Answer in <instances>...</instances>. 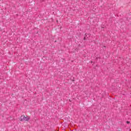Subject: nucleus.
I'll list each match as a JSON object with an SVG mask.
<instances>
[{
	"instance_id": "39448f33",
	"label": "nucleus",
	"mask_w": 131,
	"mask_h": 131,
	"mask_svg": "<svg viewBox=\"0 0 131 131\" xmlns=\"http://www.w3.org/2000/svg\"><path fill=\"white\" fill-rule=\"evenodd\" d=\"M104 48H105V49H106V46H104Z\"/></svg>"
},
{
	"instance_id": "f257e3e1",
	"label": "nucleus",
	"mask_w": 131,
	"mask_h": 131,
	"mask_svg": "<svg viewBox=\"0 0 131 131\" xmlns=\"http://www.w3.org/2000/svg\"><path fill=\"white\" fill-rule=\"evenodd\" d=\"M30 120V117L27 116L25 117L24 115H22L20 117V121H29Z\"/></svg>"
},
{
	"instance_id": "f03ea898",
	"label": "nucleus",
	"mask_w": 131,
	"mask_h": 131,
	"mask_svg": "<svg viewBox=\"0 0 131 131\" xmlns=\"http://www.w3.org/2000/svg\"><path fill=\"white\" fill-rule=\"evenodd\" d=\"M91 34L85 33L83 38V40H86V39H89V38L91 37Z\"/></svg>"
},
{
	"instance_id": "7ed1b4c3",
	"label": "nucleus",
	"mask_w": 131,
	"mask_h": 131,
	"mask_svg": "<svg viewBox=\"0 0 131 131\" xmlns=\"http://www.w3.org/2000/svg\"><path fill=\"white\" fill-rule=\"evenodd\" d=\"M126 123H127V124H129V123H130V122L127 121Z\"/></svg>"
},
{
	"instance_id": "6e6552de",
	"label": "nucleus",
	"mask_w": 131,
	"mask_h": 131,
	"mask_svg": "<svg viewBox=\"0 0 131 131\" xmlns=\"http://www.w3.org/2000/svg\"><path fill=\"white\" fill-rule=\"evenodd\" d=\"M73 81H74V80H73Z\"/></svg>"
},
{
	"instance_id": "20e7f679",
	"label": "nucleus",
	"mask_w": 131,
	"mask_h": 131,
	"mask_svg": "<svg viewBox=\"0 0 131 131\" xmlns=\"http://www.w3.org/2000/svg\"><path fill=\"white\" fill-rule=\"evenodd\" d=\"M101 28H104V27H102Z\"/></svg>"
},
{
	"instance_id": "0eeeda50",
	"label": "nucleus",
	"mask_w": 131,
	"mask_h": 131,
	"mask_svg": "<svg viewBox=\"0 0 131 131\" xmlns=\"http://www.w3.org/2000/svg\"><path fill=\"white\" fill-rule=\"evenodd\" d=\"M91 63H93V61H91Z\"/></svg>"
},
{
	"instance_id": "423d86ee",
	"label": "nucleus",
	"mask_w": 131,
	"mask_h": 131,
	"mask_svg": "<svg viewBox=\"0 0 131 131\" xmlns=\"http://www.w3.org/2000/svg\"><path fill=\"white\" fill-rule=\"evenodd\" d=\"M63 131H66V130H65V129H63Z\"/></svg>"
}]
</instances>
